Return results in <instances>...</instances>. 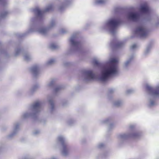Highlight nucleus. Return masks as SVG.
<instances>
[{"label":"nucleus","instance_id":"obj_12","mask_svg":"<svg viewBox=\"0 0 159 159\" xmlns=\"http://www.w3.org/2000/svg\"><path fill=\"white\" fill-rule=\"evenodd\" d=\"M48 31V29L47 28H42L40 29V33L43 34H45Z\"/></svg>","mask_w":159,"mask_h":159},{"label":"nucleus","instance_id":"obj_6","mask_svg":"<svg viewBox=\"0 0 159 159\" xmlns=\"http://www.w3.org/2000/svg\"><path fill=\"white\" fill-rule=\"evenodd\" d=\"M52 6H50L43 11H42L39 8H37L34 10V11L38 16H40L42 15L44 12L49 11L50 10L52 9Z\"/></svg>","mask_w":159,"mask_h":159},{"label":"nucleus","instance_id":"obj_7","mask_svg":"<svg viewBox=\"0 0 159 159\" xmlns=\"http://www.w3.org/2000/svg\"><path fill=\"white\" fill-rule=\"evenodd\" d=\"M129 17L133 21H136L139 19V15L138 14L131 13L129 14Z\"/></svg>","mask_w":159,"mask_h":159},{"label":"nucleus","instance_id":"obj_18","mask_svg":"<svg viewBox=\"0 0 159 159\" xmlns=\"http://www.w3.org/2000/svg\"><path fill=\"white\" fill-rule=\"evenodd\" d=\"M137 47V45L136 44H133L131 47V48L132 49H134Z\"/></svg>","mask_w":159,"mask_h":159},{"label":"nucleus","instance_id":"obj_29","mask_svg":"<svg viewBox=\"0 0 159 159\" xmlns=\"http://www.w3.org/2000/svg\"><path fill=\"white\" fill-rule=\"evenodd\" d=\"M58 90V89H56V90Z\"/></svg>","mask_w":159,"mask_h":159},{"label":"nucleus","instance_id":"obj_4","mask_svg":"<svg viewBox=\"0 0 159 159\" xmlns=\"http://www.w3.org/2000/svg\"><path fill=\"white\" fill-rule=\"evenodd\" d=\"M146 89L152 95L155 96H159V87H157L155 89H153L152 87L148 86L146 87Z\"/></svg>","mask_w":159,"mask_h":159},{"label":"nucleus","instance_id":"obj_8","mask_svg":"<svg viewBox=\"0 0 159 159\" xmlns=\"http://www.w3.org/2000/svg\"><path fill=\"white\" fill-rule=\"evenodd\" d=\"M140 9L141 11L143 13H148L150 12L149 7L146 3L141 6Z\"/></svg>","mask_w":159,"mask_h":159},{"label":"nucleus","instance_id":"obj_24","mask_svg":"<svg viewBox=\"0 0 159 159\" xmlns=\"http://www.w3.org/2000/svg\"><path fill=\"white\" fill-rule=\"evenodd\" d=\"M54 25V22H52L51 23V26H53V25Z\"/></svg>","mask_w":159,"mask_h":159},{"label":"nucleus","instance_id":"obj_21","mask_svg":"<svg viewBox=\"0 0 159 159\" xmlns=\"http://www.w3.org/2000/svg\"><path fill=\"white\" fill-rule=\"evenodd\" d=\"M154 104V102L153 101H151L150 102L151 105H153Z\"/></svg>","mask_w":159,"mask_h":159},{"label":"nucleus","instance_id":"obj_1","mask_svg":"<svg viewBox=\"0 0 159 159\" xmlns=\"http://www.w3.org/2000/svg\"><path fill=\"white\" fill-rule=\"evenodd\" d=\"M111 64L108 68L103 73L100 78V80L103 81L107 80L111 75L116 73L117 65L118 61L116 59H113L111 61Z\"/></svg>","mask_w":159,"mask_h":159},{"label":"nucleus","instance_id":"obj_11","mask_svg":"<svg viewBox=\"0 0 159 159\" xmlns=\"http://www.w3.org/2000/svg\"><path fill=\"white\" fill-rule=\"evenodd\" d=\"M41 105V103L39 101L35 102L33 105V107L34 109H37L39 108Z\"/></svg>","mask_w":159,"mask_h":159},{"label":"nucleus","instance_id":"obj_25","mask_svg":"<svg viewBox=\"0 0 159 159\" xmlns=\"http://www.w3.org/2000/svg\"><path fill=\"white\" fill-rule=\"evenodd\" d=\"M129 61H127L126 63V66H127L128 64L129 63Z\"/></svg>","mask_w":159,"mask_h":159},{"label":"nucleus","instance_id":"obj_20","mask_svg":"<svg viewBox=\"0 0 159 159\" xmlns=\"http://www.w3.org/2000/svg\"><path fill=\"white\" fill-rule=\"evenodd\" d=\"M104 2V1L103 0H100L98 1V2L99 3H102Z\"/></svg>","mask_w":159,"mask_h":159},{"label":"nucleus","instance_id":"obj_14","mask_svg":"<svg viewBox=\"0 0 159 159\" xmlns=\"http://www.w3.org/2000/svg\"><path fill=\"white\" fill-rule=\"evenodd\" d=\"M8 14V12H7L6 11L2 13L1 15V16L2 17H4L6 16Z\"/></svg>","mask_w":159,"mask_h":159},{"label":"nucleus","instance_id":"obj_26","mask_svg":"<svg viewBox=\"0 0 159 159\" xmlns=\"http://www.w3.org/2000/svg\"><path fill=\"white\" fill-rule=\"evenodd\" d=\"M120 103H117L116 102V105L118 106L119 105V104Z\"/></svg>","mask_w":159,"mask_h":159},{"label":"nucleus","instance_id":"obj_17","mask_svg":"<svg viewBox=\"0 0 159 159\" xmlns=\"http://www.w3.org/2000/svg\"><path fill=\"white\" fill-rule=\"evenodd\" d=\"M123 44V43L122 42H119L117 44H116V46L117 47L120 46H121Z\"/></svg>","mask_w":159,"mask_h":159},{"label":"nucleus","instance_id":"obj_23","mask_svg":"<svg viewBox=\"0 0 159 159\" xmlns=\"http://www.w3.org/2000/svg\"><path fill=\"white\" fill-rule=\"evenodd\" d=\"M139 135V134H134V135H133V136L134 137H136V136H137Z\"/></svg>","mask_w":159,"mask_h":159},{"label":"nucleus","instance_id":"obj_13","mask_svg":"<svg viewBox=\"0 0 159 159\" xmlns=\"http://www.w3.org/2000/svg\"><path fill=\"white\" fill-rule=\"evenodd\" d=\"M32 70L33 72L34 73H36L37 72H38V68L37 66H34Z\"/></svg>","mask_w":159,"mask_h":159},{"label":"nucleus","instance_id":"obj_2","mask_svg":"<svg viewBox=\"0 0 159 159\" xmlns=\"http://www.w3.org/2000/svg\"><path fill=\"white\" fill-rule=\"evenodd\" d=\"M135 33L138 34L141 37H146L148 34V31L143 25H141L136 29Z\"/></svg>","mask_w":159,"mask_h":159},{"label":"nucleus","instance_id":"obj_27","mask_svg":"<svg viewBox=\"0 0 159 159\" xmlns=\"http://www.w3.org/2000/svg\"><path fill=\"white\" fill-rule=\"evenodd\" d=\"M62 32L63 33H64L65 32V31L62 30Z\"/></svg>","mask_w":159,"mask_h":159},{"label":"nucleus","instance_id":"obj_28","mask_svg":"<svg viewBox=\"0 0 159 159\" xmlns=\"http://www.w3.org/2000/svg\"><path fill=\"white\" fill-rule=\"evenodd\" d=\"M52 159H55V158H53Z\"/></svg>","mask_w":159,"mask_h":159},{"label":"nucleus","instance_id":"obj_3","mask_svg":"<svg viewBox=\"0 0 159 159\" xmlns=\"http://www.w3.org/2000/svg\"><path fill=\"white\" fill-rule=\"evenodd\" d=\"M121 21L119 19H111L108 23V25L113 29H115L121 23Z\"/></svg>","mask_w":159,"mask_h":159},{"label":"nucleus","instance_id":"obj_19","mask_svg":"<svg viewBox=\"0 0 159 159\" xmlns=\"http://www.w3.org/2000/svg\"><path fill=\"white\" fill-rule=\"evenodd\" d=\"M94 63L95 64L97 65H98L99 64V63L98 62L96 61H94Z\"/></svg>","mask_w":159,"mask_h":159},{"label":"nucleus","instance_id":"obj_5","mask_svg":"<svg viewBox=\"0 0 159 159\" xmlns=\"http://www.w3.org/2000/svg\"><path fill=\"white\" fill-rule=\"evenodd\" d=\"M59 140L61 142L63 147V152L64 155H66L68 152L67 146L65 143L64 139L61 137L59 138Z\"/></svg>","mask_w":159,"mask_h":159},{"label":"nucleus","instance_id":"obj_16","mask_svg":"<svg viewBox=\"0 0 159 159\" xmlns=\"http://www.w3.org/2000/svg\"><path fill=\"white\" fill-rule=\"evenodd\" d=\"M54 59H51L48 62V64H51L54 62Z\"/></svg>","mask_w":159,"mask_h":159},{"label":"nucleus","instance_id":"obj_10","mask_svg":"<svg viewBox=\"0 0 159 159\" xmlns=\"http://www.w3.org/2000/svg\"><path fill=\"white\" fill-rule=\"evenodd\" d=\"M70 42L72 45L74 46H78L80 44V42L75 41V39L74 38H72L70 40Z\"/></svg>","mask_w":159,"mask_h":159},{"label":"nucleus","instance_id":"obj_15","mask_svg":"<svg viewBox=\"0 0 159 159\" xmlns=\"http://www.w3.org/2000/svg\"><path fill=\"white\" fill-rule=\"evenodd\" d=\"M51 48L52 49H55L57 48V46L56 45L52 44L51 45Z\"/></svg>","mask_w":159,"mask_h":159},{"label":"nucleus","instance_id":"obj_22","mask_svg":"<svg viewBox=\"0 0 159 159\" xmlns=\"http://www.w3.org/2000/svg\"><path fill=\"white\" fill-rule=\"evenodd\" d=\"M50 102L51 103V105L52 106V107H53V103L51 101H50Z\"/></svg>","mask_w":159,"mask_h":159},{"label":"nucleus","instance_id":"obj_9","mask_svg":"<svg viewBox=\"0 0 159 159\" xmlns=\"http://www.w3.org/2000/svg\"><path fill=\"white\" fill-rule=\"evenodd\" d=\"M86 73L88 78L91 79H95L97 78L96 75L93 74L92 71H88L86 72Z\"/></svg>","mask_w":159,"mask_h":159}]
</instances>
